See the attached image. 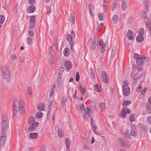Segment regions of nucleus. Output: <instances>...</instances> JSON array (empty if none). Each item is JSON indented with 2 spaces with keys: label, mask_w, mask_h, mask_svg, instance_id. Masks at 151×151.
I'll return each instance as SVG.
<instances>
[{
  "label": "nucleus",
  "mask_w": 151,
  "mask_h": 151,
  "mask_svg": "<svg viewBox=\"0 0 151 151\" xmlns=\"http://www.w3.org/2000/svg\"><path fill=\"white\" fill-rule=\"evenodd\" d=\"M146 109L147 111H151V104L147 103L146 105Z\"/></svg>",
  "instance_id": "nucleus-32"
},
{
  "label": "nucleus",
  "mask_w": 151,
  "mask_h": 151,
  "mask_svg": "<svg viewBox=\"0 0 151 151\" xmlns=\"http://www.w3.org/2000/svg\"><path fill=\"white\" fill-rule=\"evenodd\" d=\"M35 10V7L34 5L29 6L27 9V12L29 13L34 12Z\"/></svg>",
  "instance_id": "nucleus-18"
},
{
  "label": "nucleus",
  "mask_w": 151,
  "mask_h": 151,
  "mask_svg": "<svg viewBox=\"0 0 151 151\" xmlns=\"http://www.w3.org/2000/svg\"><path fill=\"white\" fill-rule=\"evenodd\" d=\"M127 35L128 39L129 40L131 41L133 40L134 34L132 31L129 30L127 33Z\"/></svg>",
  "instance_id": "nucleus-15"
},
{
  "label": "nucleus",
  "mask_w": 151,
  "mask_h": 151,
  "mask_svg": "<svg viewBox=\"0 0 151 151\" xmlns=\"http://www.w3.org/2000/svg\"><path fill=\"white\" fill-rule=\"evenodd\" d=\"M126 115V113L123 109L120 113V116L122 118H124Z\"/></svg>",
  "instance_id": "nucleus-29"
},
{
  "label": "nucleus",
  "mask_w": 151,
  "mask_h": 151,
  "mask_svg": "<svg viewBox=\"0 0 151 151\" xmlns=\"http://www.w3.org/2000/svg\"><path fill=\"white\" fill-rule=\"evenodd\" d=\"M118 5V1L116 0H115L114 2L113 3L111 6V9L112 11L114 10L115 8Z\"/></svg>",
  "instance_id": "nucleus-20"
},
{
  "label": "nucleus",
  "mask_w": 151,
  "mask_h": 151,
  "mask_svg": "<svg viewBox=\"0 0 151 151\" xmlns=\"http://www.w3.org/2000/svg\"><path fill=\"white\" fill-rule=\"evenodd\" d=\"M27 94L29 95L30 97H31L33 95L32 88L31 86H29L28 88Z\"/></svg>",
  "instance_id": "nucleus-24"
},
{
  "label": "nucleus",
  "mask_w": 151,
  "mask_h": 151,
  "mask_svg": "<svg viewBox=\"0 0 151 151\" xmlns=\"http://www.w3.org/2000/svg\"><path fill=\"white\" fill-rule=\"evenodd\" d=\"M69 21L71 24H74L75 22V18L74 17L72 13L70 14V17H69Z\"/></svg>",
  "instance_id": "nucleus-22"
},
{
  "label": "nucleus",
  "mask_w": 151,
  "mask_h": 151,
  "mask_svg": "<svg viewBox=\"0 0 151 151\" xmlns=\"http://www.w3.org/2000/svg\"><path fill=\"white\" fill-rule=\"evenodd\" d=\"M28 33L29 34V35L31 37H33L34 35V32L30 30L28 31Z\"/></svg>",
  "instance_id": "nucleus-53"
},
{
  "label": "nucleus",
  "mask_w": 151,
  "mask_h": 151,
  "mask_svg": "<svg viewBox=\"0 0 151 151\" xmlns=\"http://www.w3.org/2000/svg\"><path fill=\"white\" fill-rule=\"evenodd\" d=\"M95 90L98 92L101 91V90L100 87H99L98 84H96L95 86Z\"/></svg>",
  "instance_id": "nucleus-44"
},
{
  "label": "nucleus",
  "mask_w": 151,
  "mask_h": 151,
  "mask_svg": "<svg viewBox=\"0 0 151 151\" xmlns=\"http://www.w3.org/2000/svg\"><path fill=\"white\" fill-rule=\"evenodd\" d=\"M42 113L40 111L37 112L35 114V117L37 118H41L42 117Z\"/></svg>",
  "instance_id": "nucleus-30"
},
{
  "label": "nucleus",
  "mask_w": 151,
  "mask_h": 151,
  "mask_svg": "<svg viewBox=\"0 0 151 151\" xmlns=\"http://www.w3.org/2000/svg\"><path fill=\"white\" fill-rule=\"evenodd\" d=\"M144 39V37L142 35H138L136 37L137 41L139 42H142L143 41Z\"/></svg>",
  "instance_id": "nucleus-26"
},
{
  "label": "nucleus",
  "mask_w": 151,
  "mask_h": 151,
  "mask_svg": "<svg viewBox=\"0 0 151 151\" xmlns=\"http://www.w3.org/2000/svg\"><path fill=\"white\" fill-rule=\"evenodd\" d=\"M134 58L138 60V59L141 58L143 57V56H140V55L136 53H134Z\"/></svg>",
  "instance_id": "nucleus-36"
},
{
  "label": "nucleus",
  "mask_w": 151,
  "mask_h": 151,
  "mask_svg": "<svg viewBox=\"0 0 151 151\" xmlns=\"http://www.w3.org/2000/svg\"><path fill=\"white\" fill-rule=\"evenodd\" d=\"M80 92L82 93L83 95L85 94L86 92V89L85 88L80 90Z\"/></svg>",
  "instance_id": "nucleus-61"
},
{
  "label": "nucleus",
  "mask_w": 151,
  "mask_h": 151,
  "mask_svg": "<svg viewBox=\"0 0 151 151\" xmlns=\"http://www.w3.org/2000/svg\"><path fill=\"white\" fill-rule=\"evenodd\" d=\"M91 111V110L88 107H87L86 108L83 116V118L85 120L90 116Z\"/></svg>",
  "instance_id": "nucleus-11"
},
{
  "label": "nucleus",
  "mask_w": 151,
  "mask_h": 151,
  "mask_svg": "<svg viewBox=\"0 0 151 151\" xmlns=\"http://www.w3.org/2000/svg\"><path fill=\"white\" fill-rule=\"evenodd\" d=\"M58 135L60 137H62L63 136V133L62 129L58 131Z\"/></svg>",
  "instance_id": "nucleus-40"
},
{
  "label": "nucleus",
  "mask_w": 151,
  "mask_h": 151,
  "mask_svg": "<svg viewBox=\"0 0 151 151\" xmlns=\"http://www.w3.org/2000/svg\"><path fill=\"white\" fill-rule=\"evenodd\" d=\"M122 7L123 10H125L127 8V6L125 4L124 2H123L122 4Z\"/></svg>",
  "instance_id": "nucleus-57"
},
{
  "label": "nucleus",
  "mask_w": 151,
  "mask_h": 151,
  "mask_svg": "<svg viewBox=\"0 0 151 151\" xmlns=\"http://www.w3.org/2000/svg\"><path fill=\"white\" fill-rule=\"evenodd\" d=\"M106 50V48L105 46H102L101 48V51L102 53H103L104 51Z\"/></svg>",
  "instance_id": "nucleus-63"
},
{
  "label": "nucleus",
  "mask_w": 151,
  "mask_h": 151,
  "mask_svg": "<svg viewBox=\"0 0 151 151\" xmlns=\"http://www.w3.org/2000/svg\"><path fill=\"white\" fill-rule=\"evenodd\" d=\"M36 24V18L34 16H30L29 21V28H33Z\"/></svg>",
  "instance_id": "nucleus-9"
},
{
  "label": "nucleus",
  "mask_w": 151,
  "mask_h": 151,
  "mask_svg": "<svg viewBox=\"0 0 151 151\" xmlns=\"http://www.w3.org/2000/svg\"><path fill=\"white\" fill-rule=\"evenodd\" d=\"M83 138H84V141L86 143L88 142V139L89 137L87 134H85L83 136Z\"/></svg>",
  "instance_id": "nucleus-33"
},
{
  "label": "nucleus",
  "mask_w": 151,
  "mask_h": 151,
  "mask_svg": "<svg viewBox=\"0 0 151 151\" xmlns=\"http://www.w3.org/2000/svg\"><path fill=\"white\" fill-rule=\"evenodd\" d=\"M118 142L119 144L123 147L127 148L128 147L125 142V140L121 138L118 139Z\"/></svg>",
  "instance_id": "nucleus-12"
},
{
  "label": "nucleus",
  "mask_w": 151,
  "mask_h": 151,
  "mask_svg": "<svg viewBox=\"0 0 151 151\" xmlns=\"http://www.w3.org/2000/svg\"><path fill=\"white\" fill-rule=\"evenodd\" d=\"M101 75L102 81L106 83H109V78L106 72L105 71H103L101 73Z\"/></svg>",
  "instance_id": "nucleus-7"
},
{
  "label": "nucleus",
  "mask_w": 151,
  "mask_h": 151,
  "mask_svg": "<svg viewBox=\"0 0 151 151\" xmlns=\"http://www.w3.org/2000/svg\"><path fill=\"white\" fill-rule=\"evenodd\" d=\"M131 102L129 101H125L123 102L122 104V106L124 107H126L127 105H128L130 104Z\"/></svg>",
  "instance_id": "nucleus-31"
},
{
  "label": "nucleus",
  "mask_w": 151,
  "mask_h": 151,
  "mask_svg": "<svg viewBox=\"0 0 151 151\" xmlns=\"http://www.w3.org/2000/svg\"><path fill=\"white\" fill-rule=\"evenodd\" d=\"M54 43L55 45V48L56 50L58 49V43L56 38H55L54 40Z\"/></svg>",
  "instance_id": "nucleus-41"
},
{
  "label": "nucleus",
  "mask_w": 151,
  "mask_h": 151,
  "mask_svg": "<svg viewBox=\"0 0 151 151\" xmlns=\"http://www.w3.org/2000/svg\"><path fill=\"white\" fill-rule=\"evenodd\" d=\"M65 68L68 70H69L71 69L72 67V64L70 60L66 62L65 63Z\"/></svg>",
  "instance_id": "nucleus-16"
},
{
  "label": "nucleus",
  "mask_w": 151,
  "mask_h": 151,
  "mask_svg": "<svg viewBox=\"0 0 151 151\" xmlns=\"http://www.w3.org/2000/svg\"><path fill=\"white\" fill-rule=\"evenodd\" d=\"M40 151H45V146H42L40 148Z\"/></svg>",
  "instance_id": "nucleus-64"
},
{
  "label": "nucleus",
  "mask_w": 151,
  "mask_h": 151,
  "mask_svg": "<svg viewBox=\"0 0 151 151\" xmlns=\"http://www.w3.org/2000/svg\"><path fill=\"white\" fill-rule=\"evenodd\" d=\"M98 40L97 35H95L93 40L89 45V47L91 49L94 50L96 48L98 44Z\"/></svg>",
  "instance_id": "nucleus-5"
},
{
  "label": "nucleus",
  "mask_w": 151,
  "mask_h": 151,
  "mask_svg": "<svg viewBox=\"0 0 151 151\" xmlns=\"http://www.w3.org/2000/svg\"><path fill=\"white\" fill-rule=\"evenodd\" d=\"M142 89V86L141 84H139L137 88V93L140 92Z\"/></svg>",
  "instance_id": "nucleus-43"
},
{
  "label": "nucleus",
  "mask_w": 151,
  "mask_h": 151,
  "mask_svg": "<svg viewBox=\"0 0 151 151\" xmlns=\"http://www.w3.org/2000/svg\"><path fill=\"white\" fill-rule=\"evenodd\" d=\"M145 30L144 29L141 28L140 29L139 31L138 32V34L139 35L143 36L144 35Z\"/></svg>",
  "instance_id": "nucleus-42"
},
{
  "label": "nucleus",
  "mask_w": 151,
  "mask_h": 151,
  "mask_svg": "<svg viewBox=\"0 0 151 151\" xmlns=\"http://www.w3.org/2000/svg\"><path fill=\"white\" fill-rule=\"evenodd\" d=\"M6 131L1 130L0 139V148L2 147L4 145L6 138L5 132Z\"/></svg>",
  "instance_id": "nucleus-4"
},
{
  "label": "nucleus",
  "mask_w": 151,
  "mask_h": 151,
  "mask_svg": "<svg viewBox=\"0 0 151 151\" xmlns=\"http://www.w3.org/2000/svg\"><path fill=\"white\" fill-rule=\"evenodd\" d=\"M38 134L36 133H30L29 135V137L32 139H36L38 137Z\"/></svg>",
  "instance_id": "nucleus-19"
},
{
  "label": "nucleus",
  "mask_w": 151,
  "mask_h": 151,
  "mask_svg": "<svg viewBox=\"0 0 151 151\" xmlns=\"http://www.w3.org/2000/svg\"><path fill=\"white\" fill-rule=\"evenodd\" d=\"M90 74L91 77V78L92 79H94L95 78V74H94V71L93 69L91 68L90 70Z\"/></svg>",
  "instance_id": "nucleus-28"
},
{
  "label": "nucleus",
  "mask_w": 151,
  "mask_h": 151,
  "mask_svg": "<svg viewBox=\"0 0 151 151\" xmlns=\"http://www.w3.org/2000/svg\"><path fill=\"white\" fill-rule=\"evenodd\" d=\"M141 17L142 18L146 19L147 18V13L144 11L142 12Z\"/></svg>",
  "instance_id": "nucleus-34"
},
{
  "label": "nucleus",
  "mask_w": 151,
  "mask_h": 151,
  "mask_svg": "<svg viewBox=\"0 0 151 151\" xmlns=\"http://www.w3.org/2000/svg\"><path fill=\"white\" fill-rule=\"evenodd\" d=\"M80 80V76L79 75V72H77L76 73V80L77 82L79 81Z\"/></svg>",
  "instance_id": "nucleus-50"
},
{
  "label": "nucleus",
  "mask_w": 151,
  "mask_h": 151,
  "mask_svg": "<svg viewBox=\"0 0 151 151\" xmlns=\"http://www.w3.org/2000/svg\"><path fill=\"white\" fill-rule=\"evenodd\" d=\"M67 99L66 97H63L62 102V106H64L65 105V102L67 101Z\"/></svg>",
  "instance_id": "nucleus-38"
},
{
  "label": "nucleus",
  "mask_w": 151,
  "mask_h": 151,
  "mask_svg": "<svg viewBox=\"0 0 151 151\" xmlns=\"http://www.w3.org/2000/svg\"><path fill=\"white\" fill-rule=\"evenodd\" d=\"M38 125L39 123L38 122H33L29 127V130L30 132H32L34 131L36 127L38 126Z\"/></svg>",
  "instance_id": "nucleus-10"
},
{
  "label": "nucleus",
  "mask_w": 151,
  "mask_h": 151,
  "mask_svg": "<svg viewBox=\"0 0 151 151\" xmlns=\"http://www.w3.org/2000/svg\"><path fill=\"white\" fill-rule=\"evenodd\" d=\"M66 38L67 39L69 42L70 49L73 50V46L74 45V44L73 41V40L72 36L70 35L67 34L66 35Z\"/></svg>",
  "instance_id": "nucleus-8"
},
{
  "label": "nucleus",
  "mask_w": 151,
  "mask_h": 151,
  "mask_svg": "<svg viewBox=\"0 0 151 151\" xmlns=\"http://www.w3.org/2000/svg\"><path fill=\"white\" fill-rule=\"evenodd\" d=\"M130 93V88L127 84V83L124 82L123 85V93L125 96L128 95Z\"/></svg>",
  "instance_id": "nucleus-6"
},
{
  "label": "nucleus",
  "mask_w": 151,
  "mask_h": 151,
  "mask_svg": "<svg viewBox=\"0 0 151 151\" xmlns=\"http://www.w3.org/2000/svg\"><path fill=\"white\" fill-rule=\"evenodd\" d=\"M70 50L68 48H66L63 51V54L64 56H68L69 54Z\"/></svg>",
  "instance_id": "nucleus-25"
},
{
  "label": "nucleus",
  "mask_w": 151,
  "mask_h": 151,
  "mask_svg": "<svg viewBox=\"0 0 151 151\" xmlns=\"http://www.w3.org/2000/svg\"><path fill=\"white\" fill-rule=\"evenodd\" d=\"M101 110L104 111L105 109V104L103 102H101L99 105Z\"/></svg>",
  "instance_id": "nucleus-37"
},
{
  "label": "nucleus",
  "mask_w": 151,
  "mask_h": 151,
  "mask_svg": "<svg viewBox=\"0 0 151 151\" xmlns=\"http://www.w3.org/2000/svg\"><path fill=\"white\" fill-rule=\"evenodd\" d=\"M112 20L114 23H116L119 20L118 16L116 15H114L113 17Z\"/></svg>",
  "instance_id": "nucleus-27"
},
{
  "label": "nucleus",
  "mask_w": 151,
  "mask_h": 151,
  "mask_svg": "<svg viewBox=\"0 0 151 151\" xmlns=\"http://www.w3.org/2000/svg\"><path fill=\"white\" fill-rule=\"evenodd\" d=\"M5 21V17L3 15L0 16V24H2Z\"/></svg>",
  "instance_id": "nucleus-46"
},
{
  "label": "nucleus",
  "mask_w": 151,
  "mask_h": 151,
  "mask_svg": "<svg viewBox=\"0 0 151 151\" xmlns=\"http://www.w3.org/2000/svg\"><path fill=\"white\" fill-rule=\"evenodd\" d=\"M130 135L133 136L135 137L136 136L137 134L134 130H132L130 132Z\"/></svg>",
  "instance_id": "nucleus-52"
},
{
  "label": "nucleus",
  "mask_w": 151,
  "mask_h": 151,
  "mask_svg": "<svg viewBox=\"0 0 151 151\" xmlns=\"http://www.w3.org/2000/svg\"><path fill=\"white\" fill-rule=\"evenodd\" d=\"M142 1L145 6H147L148 4L149 1V0H142Z\"/></svg>",
  "instance_id": "nucleus-59"
},
{
  "label": "nucleus",
  "mask_w": 151,
  "mask_h": 151,
  "mask_svg": "<svg viewBox=\"0 0 151 151\" xmlns=\"http://www.w3.org/2000/svg\"><path fill=\"white\" fill-rule=\"evenodd\" d=\"M94 6L92 4H89V11H90L91 9V11H92L94 9Z\"/></svg>",
  "instance_id": "nucleus-62"
},
{
  "label": "nucleus",
  "mask_w": 151,
  "mask_h": 151,
  "mask_svg": "<svg viewBox=\"0 0 151 151\" xmlns=\"http://www.w3.org/2000/svg\"><path fill=\"white\" fill-rule=\"evenodd\" d=\"M45 108V105L42 103H40L37 105V109L40 111H43Z\"/></svg>",
  "instance_id": "nucleus-21"
},
{
  "label": "nucleus",
  "mask_w": 151,
  "mask_h": 151,
  "mask_svg": "<svg viewBox=\"0 0 151 151\" xmlns=\"http://www.w3.org/2000/svg\"><path fill=\"white\" fill-rule=\"evenodd\" d=\"M146 59V58L145 57H143L137 60V64L139 66H143L144 64V60Z\"/></svg>",
  "instance_id": "nucleus-13"
},
{
  "label": "nucleus",
  "mask_w": 151,
  "mask_h": 151,
  "mask_svg": "<svg viewBox=\"0 0 151 151\" xmlns=\"http://www.w3.org/2000/svg\"><path fill=\"white\" fill-rule=\"evenodd\" d=\"M2 131H7L9 127L8 116L6 114H3L1 119Z\"/></svg>",
  "instance_id": "nucleus-3"
},
{
  "label": "nucleus",
  "mask_w": 151,
  "mask_h": 151,
  "mask_svg": "<svg viewBox=\"0 0 151 151\" xmlns=\"http://www.w3.org/2000/svg\"><path fill=\"white\" fill-rule=\"evenodd\" d=\"M47 14L49 16L51 12V9L50 7V6L48 7L47 8Z\"/></svg>",
  "instance_id": "nucleus-56"
},
{
  "label": "nucleus",
  "mask_w": 151,
  "mask_h": 151,
  "mask_svg": "<svg viewBox=\"0 0 151 151\" xmlns=\"http://www.w3.org/2000/svg\"><path fill=\"white\" fill-rule=\"evenodd\" d=\"M134 115L132 114L129 117V120L130 121L133 122L134 121Z\"/></svg>",
  "instance_id": "nucleus-54"
},
{
  "label": "nucleus",
  "mask_w": 151,
  "mask_h": 151,
  "mask_svg": "<svg viewBox=\"0 0 151 151\" xmlns=\"http://www.w3.org/2000/svg\"><path fill=\"white\" fill-rule=\"evenodd\" d=\"M143 80V76L140 75L139 76L138 78H137V81L136 83H137V82H138V81H139V82H140L141 83L142 82Z\"/></svg>",
  "instance_id": "nucleus-45"
},
{
  "label": "nucleus",
  "mask_w": 151,
  "mask_h": 151,
  "mask_svg": "<svg viewBox=\"0 0 151 151\" xmlns=\"http://www.w3.org/2000/svg\"><path fill=\"white\" fill-rule=\"evenodd\" d=\"M116 53V50L112 49L111 52V57L114 58L115 57Z\"/></svg>",
  "instance_id": "nucleus-49"
},
{
  "label": "nucleus",
  "mask_w": 151,
  "mask_h": 151,
  "mask_svg": "<svg viewBox=\"0 0 151 151\" xmlns=\"http://www.w3.org/2000/svg\"><path fill=\"white\" fill-rule=\"evenodd\" d=\"M128 130L126 131L125 136L128 139H129L130 137V135L128 132Z\"/></svg>",
  "instance_id": "nucleus-58"
},
{
  "label": "nucleus",
  "mask_w": 151,
  "mask_h": 151,
  "mask_svg": "<svg viewBox=\"0 0 151 151\" xmlns=\"http://www.w3.org/2000/svg\"><path fill=\"white\" fill-rule=\"evenodd\" d=\"M65 143L67 149H69V146L70 145V142L68 138H66L65 139Z\"/></svg>",
  "instance_id": "nucleus-35"
},
{
  "label": "nucleus",
  "mask_w": 151,
  "mask_h": 151,
  "mask_svg": "<svg viewBox=\"0 0 151 151\" xmlns=\"http://www.w3.org/2000/svg\"><path fill=\"white\" fill-rule=\"evenodd\" d=\"M29 3L31 5H33L35 3V0H29Z\"/></svg>",
  "instance_id": "nucleus-60"
},
{
  "label": "nucleus",
  "mask_w": 151,
  "mask_h": 151,
  "mask_svg": "<svg viewBox=\"0 0 151 151\" xmlns=\"http://www.w3.org/2000/svg\"><path fill=\"white\" fill-rule=\"evenodd\" d=\"M61 74L59 73L58 76L57 78V86L58 88H59L61 87L62 81H61Z\"/></svg>",
  "instance_id": "nucleus-14"
},
{
  "label": "nucleus",
  "mask_w": 151,
  "mask_h": 151,
  "mask_svg": "<svg viewBox=\"0 0 151 151\" xmlns=\"http://www.w3.org/2000/svg\"><path fill=\"white\" fill-rule=\"evenodd\" d=\"M14 106L13 108V114H16L19 111L21 114L23 113L24 108V102L22 100H19L15 99L13 101V103Z\"/></svg>",
  "instance_id": "nucleus-1"
},
{
  "label": "nucleus",
  "mask_w": 151,
  "mask_h": 151,
  "mask_svg": "<svg viewBox=\"0 0 151 151\" xmlns=\"http://www.w3.org/2000/svg\"><path fill=\"white\" fill-rule=\"evenodd\" d=\"M55 87V85H52L51 87L50 93L49 94V96L50 97H51L54 94Z\"/></svg>",
  "instance_id": "nucleus-23"
},
{
  "label": "nucleus",
  "mask_w": 151,
  "mask_h": 151,
  "mask_svg": "<svg viewBox=\"0 0 151 151\" xmlns=\"http://www.w3.org/2000/svg\"><path fill=\"white\" fill-rule=\"evenodd\" d=\"M35 121V119L34 117L32 116L30 117V119L29 121V124H32L33 122Z\"/></svg>",
  "instance_id": "nucleus-47"
},
{
  "label": "nucleus",
  "mask_w": 151,
  "mask_h": 151,
  "mask_svg": "<svg viewBox=\"0 0 151 151\" xmlns=\"http://www.w3.org/2000/svg\"><path fill=\"white\" fill-rule=\"evenodd\" d=\"M54 58L53 56H51L50 57V62L51 65H53L54 63Z\"/></svg>",
  "instance_id": "nucleus-51"
},
{
  "label": "nucleus",
  "mask_w": 151,
  "mask_h": 151,
  "mask_svg": "<svg viewBox=\"0 0 151 151\" xmlns=\"http://www.w3.org/2000/svg\"><path fill=\"white\" fill-rule=\"evenodd\" d=\"M123 109L124 110V111L127 114H129L131 113L129 109L127 107H124L123 108Z\"/></svg>",
  "instance_id": "nucleus-48"
},
{
  "label": "nucleus",
  "mask_w": 151,
  "mask_h": 151,
  "mask_svg": "<svg viewBox=\"0 0 151 151\" xmlns=\"http://www.w3.org/2000/svg\"><path fill=\"white\" fill-rule=\"evenodd\" d=\"M90 118L91 120V125L92 127V129L94 132L95 134H96L97 132H96L97 129V126L95 125L94 123L93 122V119L91 116H90Z\"/></svg>",
  "instance_id": "nucleus-17"
},
{
  "label": "nucleus",
  "mask_w": 151,
  "mask_h": 151,
  "mask_svg": "<svg viewBox=\"0 0 151 151\" xmlns=\"http://www.w3.org/2000/svg\"><path fill=\"white\" fill-rule=\"evenodd\" d=\"M2 75L4 79L9 81L11 79V72L9 68L6 66H4L1 68Z\"/></svg>",
  "instance_id": "nucleus-2"
},
{
  "label": "nucleus",
  "mask_w": 151,
  "mask_h": 151,
  "mask_svg": "<svg viewBox=\"0 0 151 151\" xmlns=\"http://www.w3.org/2000/svg\"><path fill=\"white\" fill-rule=\"evenodd\" d=\"M84 110L85 107L84 106V104H82L80 106V111H83Z\"/></svg>",
  "instance_id": "nucleus-55"
},
{
  "label": "nucleus",
  "mask_w": 151,
  "mask_h": 151,
  "mask_svg": "<svg viewBox=\"0 0 151 151\" xmlns=\"http://www.w3.org/2000/svg\"><path fill=\"white\" fill-rule=\"evenodd\" d=\"M104 15L103 13H100L99 14L98 18L101 21H102L104 20Z\"/></svg>",
  "instance_id": "nucleus-39"
}]
</instances>
